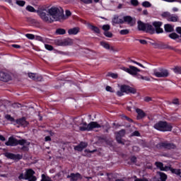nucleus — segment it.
I'll return each instance as SVG.
<instances>
[{"instance_id": "7", "label": "nucleus", "mask_w": 181, "mask_h": 181, "mask_svg": "<svg viewBox=\"0 0 181 181\" xmlns=\"http://www.w3.org/2000/svg\"><path fill=\"white\" fill-rule=\"evenodd\" d=\"M6 146H16V145H26L29 146L30 142L27 141L25 139L18 140L13 137H9L8 141L5 143Z\"/></svg>"}, {"instance_id": "20", "label": "nucleus", "mask_w": 181, "mask_h": 181, "mask_svg": "<svg viewBox=\"0 0 181 181\" xmlns=\"http://www.w3.org/2000/svg\"><path fill=\"white\" fill-rule=\"evenodd\" d=\"M156 166L160 169V170H164L165 172L170 169L169 167H163V163L159 162H156Z\"/></svg>"}, {"instance_id": "64", "label": "nucleus", "mask_w": 181, "mask_h": 181, "mask_svg": "<svg viewBox=\"0 0 181 181\" xmlns=\"http://www.w3.org/2000/svg\"><path fill=\"white\" fill-rule=\"evenodd\" d=\"M145 101H151V98H146Z\"/></svg>"}, {"instance_id": "37", "label": "nucleus", "mask_w": 181, "mask_h": 181, "mask_svg": "<svg viewBox=\"0 0 181 181\" xmlns=\"http://www.w3.org/2000/svg\"><path fill=\"white\" fill-rule=\"evenodd\" d=\"M16 4L17 5H18L19 6H25V1H21V0H18L16 1Z\"/></svg>"}, {"instance_id": "12", "label": "nucleus", "mask_w": 181, "mask_h": 181, "mask_svg": "<svg viewBox=\"0 0 181 181\" xmlns=\"http://www.w3.org/2000/svg\"><path fill=\"white\" fill-rule=\"evenodd\" d=\"M28 77L35 81H42L43 80L42 76L35 73H29Z\"/></svg>"}, {"instance_id": "46", "label": "nucleus", "mask_w": 181, "mask_h": 181, "mask_svg": "<svg viewBox=\"0 0 181 181\" xmlns=\"http://www.w3.org/2000/svg\"><path fill=\"white\" fill-rule=\"evenodd\" d=\"M109 77H112V78H118V74H108Z\"/></svg>"}, {"instance_id": "55", "label": "nucleus", "mask_w": 181, "mask_h": 181, "mask_svg": "<svg viewBox=\"0 0 181 181\" xmlns=\"http://www.w3.org/2000/svg\"><path fill=\"white\" fill-rule=\"evenodd\" d=\"M176 32H177V33H179L180 35H181V27H177V28H176Z\"/></svg>"}, {"instance_id": "31", "label": "nucleus", "mask_w": 181, "mask_h": 181, "mask_svg": "<svg viewBox=\"0 0 181 181\" xmlns=\"http://www.w3.org/2000/svg\"><path fill=\"white\" fill-rule=\"evenodd\" d=\"M55 33L57 35H66V30L63 28H57Z\"/></svg>"}, {"instance_id": "22", "label": "nucleus", "mask_w": 181, "mask_h": 181, "mask_svg": "<svg viewBox=\"0 0 181 181\" xmlns=\"http://www.w3.org/2000/svg\"><path fill=\"white\" fill-rule=\"evenodd\" d=\"M168 21V22H177L179 21V16L176 14H170Z\"/></svg>"}, {"instance_id": "40", "label": "nucleus", "mask_w": 181, "mask_h": 181, "mask_svg": "<svg viewBox=\"0 0 181 181\" xmlns=\"http://www.w3.org/2000/svg\"><path fill=\"white\" fill-rule=\"evenodd\" d=\"M65 15L66 16H64V18H66V19H67V18H69V16H71V12L69 10H66L65 11Z\"/></svg>"}, {"instance_id": "18", "label": "nucleus", "mask_w": 181, "mask_h": 181, "mask_svg": "<svg viewBox=\"0 0 181 181\" xmlns=\"http://www.w3.org/2000/svg\"><path fill=\"white\" fill-rule=\"evenodd\" d=\"M16 124H18V125H21V127H28V122L26 121V119L25 117H23L21 119H18L16 121Z\"/></svg>"}, {"instance_id": "15", "label": "nucleus", "mask_w": 181, "mask_h": 181, "mask_svg": "<svg viewBox=\"0 0 181 181\" xmlns=\"http://www.w3.org/2000/svg\"><path fill=\"white\" fill-rule=\"evenodd\" d=\"M11 80V76L5 72H0V81L8 82Z\"/></svg>"}, {"instance_id": "13", "label": "nucleus", "mask_w": 181, "mask_h": 181, "mask_svg": "<svg viewBox=\"0 0 181 181\" xmlns=\"http://www.w3.org/2000/svg\"><path fill=\"white\" fill-rule=\"evenodd\" d=\"M158 146H160V148H165V149H175V148H176V146L175 144L166 142L160 143L158 144Z\"/></svg>"}, {"instance_id": "8", "label": "nucleus", "mask_w": 181, "mask_h": 181, "mask_svg": "<svg viewBox=\"0 0 181 181\" xmlns=\"http://www.w3.org/2000/svg\"><path fill=\"white\" fill-rule=\"evenodd\" d=\"M124 93L126 94H136V89L129 86L122 85L120 86V90L117 92V95H118V97H122Z\"/></svg>"}, {"instance_id": "24", "label": "nucleus", "mask_w": 181, "mask_h": 181, "mask_svg": "<svg viewBox=\"0 0 181 181\" xmlns=\"http://www.w3.org/2000/svg\"><path fill=\"white\" fill-rule=\"evenodd\" d=\"M80 32V28H71L68 30L69 35H77Z\"/></svg>"}, {"instance_id": "43", "label": "nucleus", "mask_w": 181, "mask_h": 181, "mask_svg": "<svg viewBox=\"0 0 181 181\" xmlns=\"http://www.w3.org/2000/svg\"><path fill=\"white\" fill-rule=\"evenodd\" d=\"M104 35L106 36V37H111L112 36V33H111L110 31H105Z\"/></svg>"}, {"instance_id": "56", "label": "nucleus", "mask_w": 181, "mask_h": 181, "mask_svg": "<svg viewBox=\"0 0 181 181\" xmlns=\"http://www.w3.org/2000/svg\"><path fill=\"white\" fill-rule=\"evenodd\" d=\"M6 2L9 4L11 6H13V3H12V0H6Z\"/></svg>"}, {"instance_id": "47", "label": "nucleus", "mask_w": 181, "mask_h": 181, "mask_svg": "<svg viewBox=\"0 0 181 181\" xmlns=\"http://www.w3.org/2000/svg\"><path fill=\"white\" fill-rule=\"evenodd\" d=\"M131 4L134 6H138L139 2L138 0H131Z\"/></svg>"}, {"instance_id": "16", "label": "nucleus", "mask_w": 181, "mask_h": 181, "mask_svg": "<svg viewBox=\"0 0 181 181\" xmlns=\"http://www.w3.org/2000/svg\"><path fill=\"white\" fill-rule=\"evenodd\" d=\"M73 43H74V41L72 39L66 38L61 41L59 44V46H71Z\"/></svg>"}, {"instance_id": "45", "label": "nucleus", "mask_w": 181, "mask_h": 181, "mask_svg": "<svg viewBox=\"0 0 181 181\" xmlns=\"http://www.w3.org/2000/svg\"><path fill=\"white\" fill-rule=\"evenodd\" d=\"M132 63H134V64H137V66H139L140 67H142L143 69H145V66H144V65H142V64L137 62L136 61L132 60L131 61Z\"/></svg>"}, {"instance_id": "60", "label": "nucleus", "mask_w": 181, "mask_h": 181, "mask_svg": "<svg viewBox=\"0 0 181 181\" xmlns=\"http://www.w3.org/2000/svg\"><path fill=\"white\" fill-rule=\"evenodd\" d=\"M125 119H127V121H129V122H132V119H131L130 118H129L127 116H124Z\"/></svg>"}, {"instance_id": "62", "label": "nucleus", "mask_w": 181, "mask_h": 181, "mask_svg": "<svg viewBox=\"0 0 181 181\" xmlns=\"http://www.w3.org/2000/svg\"><path fill=\"white\" fill-rule=\"evenodd\" d=\"M165 1V2H175V0H163Z\"/></svg>"}, {"instance_id": "25", "label": "nucleus", "mask_w": 181, "mask_h": 181, "mask_svg": "<svg viewBox=\"0 0 181 181\" xmlns=\"http://www.w3.org/2000/svg\"><path fill=\"white\" fill-rule=\"evenodd\" d=\"M112 23H124V20L122 18H119L118 16H115L112 19Z\"/></svg>"}, {"instance_id": "17", "label": "nucleus", "mask_w": 181, "mask_h": 181, "mask_svg": "<svg viewBox=\"0 0 181 181\" xmlns=\"http://www.w3.org/2000/svg\"><path fill=\"white\" fill-rule=\"evenodd\" d=\"M125 135V130L122 129L119 132L116 134V139L118 144H123L122 140H121V138Z\"/></svg>"}, {"instance_id": "10", "label": "nucleus", "mask_w": 181, "mask_h": 181, "mask_svg": "<svg viewBox=\"0 0 181 181\" xmlns=\"http://www.w3.org/2000/svg\"><path fill=\"white\" fill-rule=\"evenodd\" d=\"M4 156H6L7 159H12L13 160H19V159H22V156L9 152L5 153Z\"/></svg>"}, {"instance_id": "41", "label": "nucleus", "mask_w": 181, "mask_h": 181, "mask_svg": "<svg viewBox=\"0 0 181 181\" xmlns=\"http://www.w3.org/2000/svg\"><path fill=\"white\" fill-rule=\"evenodd\" d=\"M120 35H128V33H129V30H122L119 32Z\"/></svg>"}, {"instance_id": "59", "label": "nucleus", "mask_w": 181, "mask_h": 181, "mask_svg": "<svg viewBox=\"0 0 181 181\" xmlns=\"http://www.w3.org/2000/svg\"><path fill=\"white\" fill-rule=\"evenodd\" d=\"M0 141H2L3 142L6 141V139L4 136L0 134Z\"/></svg>"}, {"instance_id": "61", "label": "nucleus", "mask_w": 181, "mask_h": 181, "mask_svg": "<svg viewBox=\"0 0 181 181\" xmlns=\"http://www.w3.org/2000/svg\"><path fill=\"white\" fill-rule=\"evenodd\" d=\"M45 141L47 142V141H50V136H47L45 137Z\"/></svg>"}, {"instance_id": "6", "label": "nucleus", "mask_w": 181, "mask_h": 181, "mask_svg": "<svg viewBox=\"0 0 181 181\" xmlns=\"http://www.w3.org/2000/svg\"><path fill=\"white\" fill-rule=\"evenodd\" d=\"M153 128L157 129V131H160L161 132H168L172 131L173 127L170 123L160 121L154 124Z\"/></svg>"}, {"instance_id": "57", "label": "nucleus", "mask_w": 181, "mask_h": 181, "mask_svg": "<svg viewBox=\"0 0 181 181\" xmlns=\"http://www.w3.org/2000/svg\"><path fill=\"white\" fill-rule=\"evenodd\" d=\"M139 42L141 45H146V40H140Z\"/></svg>"}, {"instance_id": "35", "label": "nucleus", "mask_w": 181, "mask_h": 181, "mask_svg": "<svg viewBox=\"0 0 181 181\" xmlns=\"http://www.w3.org/2000/svg\"><path fill=\"white\" fill-rule=\"evenodd\" d=\"M169 37H170V39H179V35L177 34H176L175 33H173L169 35Z\"/></svg>"}, {"instance_id": "50", "label": "nucleus", "mask_w": 181, "mask_h": 181, "mask_svg": "<svg viewBox=\"0 0 181 181\" xmlns=\"http://www.w3.org/2000/svg\"><path fill=\"white\" fill-rule=\"evenodd\" d=\"M173 104H175V105H179V99H174L173 100Z\"/></svg>"}, {"instance_id": "27", "label": "nucleus", "mask_w": 181, "mask_h": 181, "mask_svg": "<svg viewBox=\"0 0 181 181\" xmlns=\"http://www.w3.org/2000/svg\"><path fill=\"white\" fill-rule=\"evenodd\" d=\"M164 29L165 30V32H173L174 29H173V25H170V24H165L164 25Z\"/></svg>"}, {"instance_id": "63", "label": "nucleus", "mask_w": 181, "mask_h": 181, "mask_svg": "<svg viewBox=\"0 0 181 181\" xmlns=\"http://www.w3.org/2000/svg\"><path fill=\"white\" fill-rule=\"evenodd\" d=\"M143 13H144V15H148V11L147 10H144Z\"/></svg>"}, {"instance_id": "32", "label": "nucleus", "mask_w": 181, "mask_h": 181, "mask_svg": "<svg viewBox=\"0 0 181 181\" xmlns=\"http://www.w3.org/2000/svg\"><path fill=\"white\" fill-rule=\"evenodd\" d=\"M170 15H171L170 13H169L168 11H165L161 14V16H162V18H165V19H167V21H168Z\"/></svg>"}, {"instance_id": "38", "label": "nucleus", "mask_w": 181, "mask_h": 181, "mask_svg": "<svg viewBox=\"0 0 181 181\" xmlns=\"http://www.w3.org/2000/svg\"><path fill=\"white\" fill-rule=\"evenodd\" d=\"M143 6H144V8H151V4L149 1H144L142 3Z\"/></svg>"}, {"instance_id": "23", "label": "nucleus", "mask_w": 181, "mask_h": 181, "mask_svg": "<svg viewBox=\"0 0 181 181\" xmlns=\"http://www.w3.org/2000/svg\"><path fill=\"white\" fill-rule=\"evenodd\" d=\"M137 23L139 30H143L144 32L146 30V24L142 23V21H138Z\"/></svg>"}, {"instance_id": "52", "label": "nucleus", "mask_w": 181, "mask_h": 181, "mask_svg": "<svg viewBox=\"0 0 181 181\" xmlns=\"http://www.w3.org/2000/svg\"><path fill=\"white\" fill-rule=\"evenodd\" d=\"M11 46H12V47H14L15 49H21V45H19L13 44Z\"/></svg>"}, {"instance_id": "29", "label": "nucleus", "mask_w": 181, "mask_h": 181, "mask_svg": "<svg viewBox=\"0 0 181 181\" xmlns=\"http://www.w3.org/2000/svg\"><path fill=\"white\" fill-rule=\"evenodd\" d=\"M170 172H172L175 175H177V176H180V177H181V170L180 169L171 168Z\"/></svg>"}, {"instance_id": "9", "label": "nucleus", "mask_w": 181, "mask_h": 181, "mask_svg": "<svg viewBox=\"0 0 181 181\" xmlns=\"http://www.w3.org/2000/svg\"><path fill=\"white\" fill-rule=\"evenodd\" d=\"M153 76L159 78H165L169 77V71L166 69L159 68L158 69H153Z\"/></svg>"}, {"instance_id": "14", "label": "nucleus", "mask_w": 181, "mask_h": 181, "mask_svg": "<svg viewBox=\"0 0 181 181\" xmlns=\"http://www.w3.org/2000/svg\"><path fill=\"white\" fill-rule=\"evenodd\" d=\"M100 46H102V47H104V49H106V50H110V52H115V47H114V46L110 45V44H108V42H100Z\"/></svg>"}, {"instance_id": "21", "label": "nucleus", "mask_w": 181, "mask_h": 181, "mask_svg": "<svg viewBox=\"0 0 181 181\" xmlns=\"http://www.w3.org/2000/svg\"><path fill=\"white\" fill-rule=\"evenodd\" d=\"M136 112L137 113V119H141V118H144L146 115L145 112H144L141 109H136Z\"/></svg>"}, {"instance_id": "4", "label": "nucleus", "mask_w": 181, "mask_h": 181, "mask_svg": "<svg viewBox=\"0 0 181 181\" xmlns=\"http://www.w3.org/2000/svg\"><path fill=\"white\" fill-rule=\"evenodd\" d=\"M163 23L160 21H155L153 23V26H154L155 28L152 26V25L146 24V30L145 32L147 33H151L153 34L155 32L157 33H163V29L160 28L162 26Z\"/></svg>"}, {"instance_id": "30", "label": "nucleus", "mask_w": 181, "mask_h": 181, "mask_svg": "<svg viewBox=\"0 0 181 181\" xmlns=\"http://www.w3.org/2000/svg\"><path fill=\"white\" fill-rule=\"evenodd\" d=\"M4 118L7 120L9 121V122L13 123L15 122V119L11 116V115H6L4 116Z\"/></svg>"}, {"instance_id": "58", "label": "nucleus", "mask_w": 181, "mask_h": 181, "mask_svg": "<svg viewBox=\"0 0 181 181\" xmlns=\"http://www.w3.org/2000/svg\"><path fill=\"white\" fill-rule=\"evenodd\" d=\"M131 160L132 162H134V163L136 162V157L135 156L132 157Z\"/></svg>"}, {"instance_id": "51", "label": "nucleus", "mask_w": 181, "mask_h": 181, "mask_svg": "<svg viewBox=\"0 0 181 181\" xmlns=\"http://www.w3.org/2000/svg\"><path fill=\"white\" fill-rule=\"evenodd\" d=\"M142 80H145V81H151V78L148 76H143Z\"/></svg>"}, {"instance_id": "39", "label": "nucleus", "mask_w": 181, "mask_h": 181, "mask_svg": "<svg viewBox=\"0 0 181 181\" xmlns=\"http://www.w3.org/2000/svg\"><path fill=\"white\" fill-rule=\"evenodd\" d=\"M26 9H27V11H28V12H35V8H33V6H28L26 7Z\"/></svg>"}, {"instance_id": "36", "label": "nucleus", "mask_w": 181, "mask_h": 181, "mask_svg": "<svg viewBox=\"0 0 181 181\" xmlns=\"http://www.w3.org/2000/svg\"><path fill=\"white\" fill-rule=\"evenodd\" d=\"M102 29L105 32H108V30H110V25L106 24V25H103Z\"/></svg>"}, {"instance_id": "33", "label": "nucleus", "mask_w": 181, "mask_h": 181, "mask_svg": "<svg viewBox=\"0 0 181 181\" xmlns=\"http://www.w3.org/2000/svg\"><path fill=\"white\" fill-rule=\"evenodd\" d=\"M174 73L175 74H181V67L180 66H175L173 69Z\"/></svg>"}, {"instance_id": "44", "label": "nucleus", "mask_w": 181, "mask_h": 181, "mask_svg": "<svg viewBox=\"0 0 181 181\" xmlns=\"http://www.w3.org/2000/svg\"><path fill=\"white\" fill-rule=\"evenodd\" d=\"M45 47L47 50H49V51L53 50V46L50 45L45 44Z\"/></svg>"}, {"instance_id": "26", "label": "nucleus", "mask_w": 181, "mask_h": 181, "mask_svg": "<svg viewBox=\"0 0 181 181\" xmlns=\"http://www.w3.org/2000/svg\"><path fill=\"white\" fill-rule=\"evenodd\" d=\"M70 177L71 178V180L74 181H77L78 179H82L81 175H80V173H71Z\"/></svg>"}, {"instance_id": "48", "label": "nucleus", "mask_w": 181, "mask_h": 181, "mask_svg": "<svg viewBox=\"0 0 181 181\" xmlns=\"http://www.w3.org/2000/svg\"><path fill=\"white\" fill-rule=\"evenodd\" d=\"M81 2H83V4H93V0H80Z\"/></svg>"}, {"instance_id": "19", "label": "nucleus", "mask_w": 181, "mask_h": 181, "mask_svg": "<svg viewBox=\"0 0 181 181\" xmlns=\"http://www.w3.org/2000/svg\"><path fill=\"white\" fill-rule=\"evenodd\" d=\"M84 148H87V143L86 142H81L79 145L74 147L75 151H78L81 152V151H83Z\"/></svg>"}, {"instance_id": "1", "label": "nucleus", "mask_w": 181, "mask_h": 181, "mask_svg": "<svg viewBox=\"0 0 181 181\" xmlns=\"http://www.w3.org/2000/svg\"><path fill=\"white\" fill-rule=\"evenodd\" d=\"M48 13L52 16V18L49 17V14H47L45 11H39L38 15L45 22H49L52 23V22L62 21L66 19L64 16H63V10H60L57 7H52L48 10Z\"/></svg>"}, {"instance_id": "42", "label": "nucleus", "mask_w": 181, "mask_h": 181, "mask_svg": "<svg viewBox=\"0 0 181 181\" xmlns=\"http://www.w3.org/2000/svg\"><path fill=\"white\" fill-rule=\"evenodd\" d=\"M25 37L30 40H33V39H35V35L33 34H26Z\"/></svg>"}, {"instance_id": "53", "label": "nucleus", "mask_w": 181, "mask_h": 181, "mask_svg": "<svg viewBox=\"0 0 181 181\" xmlns=\"http://www.w3.org/2000/svg\"><path fill=\"white\" fill-rule=\"evenodd\" d=\"M134 181H148V179L143 178V179H139V178H136Z\"/></svg>"}, {"instance_id": "49", "label": "nucleus", "mask_w": 181, "mask_h": 181, "mask_svg": "<svg viewBox=\"0 0 181 181\" xmlns=\"http://www.w3.org/2000/svg\"><path fill=\"white\" fill-rule=\"evenodd\" d=\"M106 91H109V93H114V89L111 88V86H106Z\"/></svg>"}, {"instance_id": "54", "label": "nucleus", "mask_w": 181, "mask_h": 181, "mask_svg": "<svg viewBox=\"0 0 181 181\" xmlns=\"http://www.w3.org/2000/svg\"><path fill=\"white\" fill-rule=\"evenodd\" d=\"M133 136H139V132L136 131L133 132Z\"/></svg>"}, {"instance_id": "11", "label": "nucleus", "mask_w": 181, "mask_h": 181, "mask_svg": "<svg viewBox=\"0 0 181 181\" xmlns=\"http://www.w3.org/2000/svg\"><path fill=\"white\" fill-rule=\"evenodd\" d=\"M125 22L127 25L130 26H134L135 25L136 20L135 18L131 17V16H125L123 17V23Z\"/></svg>"}, {"instance_id": "5", "label": "nucleus", "mask_w": 181, "mask_h": 181, "mask_svg": "<svg viewBox=\"0 0 181 181\" xmlns=\"http://www.w3.org/2000/svg\"><path fill=\"white\" fill-rule=\"evenodd\" d=\"M121 69L123 70V71L128 73L131 76H133V77H136L139 80H142V78L144 77V76L139 74V73H141V71L136 66H129V68L123 66L121 68Z\"/></svg>"}, {"instance_id": "34", "label": "nucleus", "mask_w": 181, "mask_h": 181, "mask_svg": "<svg viewBox=\"0 0 181 181\" xmlns=\"http://www.w3.org/2000/svg\"><path fill=\"white\" fill-rule=\"evenodd\" d=\"M41 181H53V180H52V178L46 176L45 174H42Z\"/></svg>"}, {"instance_id": "3", "label": "nucleus", "mask_w": 181, "mask_h": 181, "mask_svg": "<svg viewBox=\"0 0 181 181\" xmlns=\"http://www.w3.org/2000/svg\"><path fill=\"white\" fill-rule=\"evenodd\" d=\"M35 171L30 168L25 169V170L21 173L19 176V180H28V181H36L37 178L35 176Z\"/></svg>"}, {"instance_id": "28", "label": "nucleus", "mask_w": 181, "mask_h": 181, "mask_svg": "<svg viewBox=\"0 0 181 181\" xmlns=\"http://www.w3.org/2000/svg\"><path fill=\"white\" fill-rule=\"evenodd\" d=\"M88 29H90V30L94 32L95 33H100V28H98V27H95L92 25H88Z\"/></svg>"}, {"instance_id": "2", "label": "nucleus", "mask_w": 181, "mask_h": 181, "mask_svg": "<svg viewBox=\"0 0 181 181\" xmlns=\"http://www.w3.org/2000/svg\"><path fill=\"white\" fill-rule=\"evenodd\" d=\"M77 127H79L80 131H93L95 128H101V124L97 122H91L88 124L83 119H79L75 121Z\"/></svg>"}]
</instances>
